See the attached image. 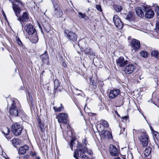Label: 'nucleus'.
<instances>
[{
  "label": "nucleus",
  "instance_id": "obj_1",
  "mask_svg": "<svg viewBox=\"0 0 159 159\" xmlns=\"http://www.w3.org/2000/svg\"><path fill=\"white\" fill-rule=\"evenodd\" d=\"M11 107L10 109V116H17L20 110V104L17 100H11Z\"/></svg>",
  "mask_w": 159,
  "mask_h": 159
},
{
  "label": "nucleus",
  "instance_id": "obj_2",
  "mask_svg": "<svg viewBox=\"0 0 159 159\" xmlns=\"http://www.w3.org/2000/svg\"><path fill=\"white\" fill-rule=\"evenodd\" d=\"M77 151L78 152H80V156L82 159H90V158L84 154L85 153L87 152L90 155H92L93 154L91 150H89L85 146L81 145L78 146Z\"/></svg>",
  "mask_w": 159,
  "mask_h": 159
},
{
  "label": "nucleus",
  "instance_id": "obj_3",
  "mask_svg": "<svg viewBox=\"0 0 159 159\" xmlns=\"http://www.w3.org/2000/svg\"><path fill=\"white\" fill-rule=\"evenodd\" d=\"M15 3H12V8L16 17H18L23 7V4L20 1L15 0Z\"/></svg>",
  "mask_w": 159,
  "mask_h": 159
},
{
  "label": "nucleus",
  "instance_id": "obj_4",
  "mask_svg": "<svg viewBox=\"0 0 159 159\" xmlns=\"http://www.w3.org/2000/svg\"><path fill=\"white\" fill-rule=\"evenodd\" d=\"M65 35L67 39L71 42L76 41L78 36L76 34L72 31L66 30L64 31Z\"/></svg>",
  "mask_w": 159,
  "mask_h": 159
},
{
  "label": "nucleus",
  "instance_id": "obj_5",
  "mask_svg": "<svg viewBox=\"0 0 159 159\" xmlns=\"http://www.w3.org/2000/svg\"><path fill=\"white\" fill-rule=\"evenodd\" d=\"M138 139L143 147H145L147 146L149 139L148 136L146 132L141 133L140 136H139Z\"/></svg>",
  "mask_w": 159,
  "mask_h": 159
},
{
  "label": "nucleus",
  "instance_id": "obj_6",
  "mask_svg": "<svg viewBox=\"0 0 159 159\" xmlns=\"http://www.w3.org/2000/svg\"><path fill=\"white\" fill-rule=\"evenodd\" d=\"M53 4L54 7V10L53 12V16L57 17H61L63 15L61 9L55 2H53Z\"/></svg>",
  "mask_w": 159,
  "mask_h": 159
},
{
  "label": "nucleus",
  "instance_id": "obj_7",
  "mask_svg": "<svg viewBox=\"0 0 159 159\" xmlns=\"http://www.w3.org/2000/svg\"><path fill=\"white\" fill-rule=\"evenodd\" d=\"M12 126V130L15 135L18 136L21 134L23 128L19 123H16L13 124Z\"/></svg>",
  "mask_w": 159,
  "mask_h": 159
},
{
  "label": "nucleus",
  "instance_id": "obj_8",
  "mask_svg": "<svg viewBox=\"0 0 159 159\" xmlns=\"http://www.w3.org/2000/svg\"><path fill=\"white\" fill-rule=\"evenodd\" d=\"M113 20L116 27L118 29L120 30L123 27V23L118 16L114 15L113 17Z\"/></svg>",
  "mask_w": 159,
  "mask_h": 159
},
{
  "label": "nucleus",
  "instance_id": "obj_9",
  "mask_svg": "<svg viewBox=\"0 0 159 159\" xmlns=\"http://www.w3.org/2000/svg\"><path fill=\"white\" fill-rule=\"evenodd\" d=\"M17 19L20 22L21 25H22V23H26L28 21L29 18L27 13L26 12H24L22 16H20L19 15L18 17H17Z\"/></svg>",
  "mask_w": 159,
  "mask_h": 159
},
{
  "label": "nucleus",
  "instance_id": "obj_10",
  "mask_svg": "<svg viewBox=\"0 0 159 159\" xmlns=\"http://www.w3.org/2000/svg\"><path fill=\"white\" fill-rule=\"evenodd\" d=\"M25 30L29 35H32L36 33L35 28L30 24H28L25 27Z\"/></svg>",
  "mask_w": 159,
  "mask_h": 159
},
{
  "label": "nucleus",
  "instance_id": "obj_11",
  "mask_svg": "<svg viewBox=\"0 0 159 159\" xmlns=\"http://www.w3.org/2000/svg\"><path fill=\"white\" fill-rule=\"evenodd\" d=\"M68 115L66 113H60L57 116L58 121L60 123L66 124L67 122Z\"/></svg>",
  "mask_w": 159,
  "mask_h": 159
},
{
  "label": "nucleus",
  "instance_id": "obj_12",
  "mask_svg": "<svg viewBox=\"0 0 159 159\" xmlns=\"http://www.w3.org/2000/svg\"><path fill=\"white\" fill-rule=\"evenodd\" d=\"M136 67L134 64H129L126 66L124 69V72L127 74H129L134 72L135 70Z\"/></svg>",
  "mask_w": 159,
  "mask_h": 159
},
{
  "label": "nucleus",
  "instance_id": "obj_13",
  "mask_svg": "<svg viewBox=\"0 0 159 159\" xmlns=\"http://www.w3.org/2000/svg\"><path fill=\"white\" fill-rule=\"evenodd\" d=\"M131 50L136 51L139 49L140 48V43L139 41L136 39L132 40L131 42Z\"/></svg>",
  "mask_w": 159,
  "mask_h": 159
},
{
  "label": "nucleus",
  "instance_id": "obj_14",
  "mask_svg": "<svg viewBox=\"0 0 159 159\" xmlns=\"http://www.w3.org/2000/svg\"><path fill=\"white\" fill-rule=\"evenodd\" d=\"M109 151L112 156H117L119 155V150L114 145H110Z\"/></svg>",
  "mask_w": 159,
  "mask_h": 159
},
{
  "label": "nucleus",
  "instance_id": "obj_15",
  "mask_svg": "<svg viewBox=\"0 0 159 159\" xmlns=\"http://www.w3.org/2000/svg\"><path fill=\"white\" fill-rule=\"evenodd\" d=\"M128 61L125 60L123 57H120L116 61V64L120 67H123L127 63Z\"/></svg>",
  "mask_w": 159,
  "mask_h": 159
},
{
  "label": "nucleus",
  "instance_id": "obj_16",
  "mask_svg": "<svg viewBox=\"0 0 159 159\" xmlns=\"http://www.w3.org/2000/svg\"><path fill=\"white\" fill-rule=\"evenodd\" d=\"M120 92V90L118 89L111 90L109 94V98H114L119 95Z\"/></svg>",
  "mask_w": 159,
  "mask_h": 159
},
{
  "label": "nucleus",
  "instance_id": "obj_17",
  "mask_svg": "<svg viewBox=\"0 0 159 159\" xmlns=\"http://www.w3.org/2000/svg\"><path fill=\"white\" fill-rule=\"evenodd\" d=\"M154 15V13L153 10L149 9L147 10L145 14V17L148 19L152 18Z\"/></svg>",
  "mask_w": 159,
  "mask_h": 159
},
{
  "label": "nucleus",
  "instance_id": "obj_18",
  "mask_svg": "<svg viewBox=\"0 0 159 159\" xmlns=\"http://www.w3.org/2000/svg\"><path fill=\"white\" fill-rule=\"evenodd\" d=\"M29 149L28 146L26 145H25L21 146L20 148L18 153L19 154L23 155L25 154L27 150Z\"/></svg>",
  "mask_w": 159,
  "mask_h": 159
},
{
  "label": "nucleus",
  "instance_id": "obj_19",
  "mask_svg": "<svg viewBox=\"0 0 159 159\" xmlns=\"http://www.w3.org/2000/svg\"><path fill=\"white\" fill-rule=\"evenodd\" d=\"M32 35L30 39V42L33 43H37L39 40L38 36L37 35V33Z\"/></svg>",
  "mask_w": 159,
  "mask_h": 159
},
{
  "label": "nucleus",
  "instance_id": "obj_20",
  "mask_svg": "<svg viewBox=\"0 0 159 159\" xmlns=\"http://www.w3.org/2000/svg\"><path fill=\"white\" fill-rule=\"evenodd\" d=\"M103 129V127H102ZM101 131V134H102L104 137L110 138L111 136V133H110L109 131H107V130H104L103 129H101L100 130H99V131Z\"/></svg>",
  "mask_w": 159,
  "mask_h": 159
},
{
  "label": "nucleus",
  "instance_id": "obj_21",
  "mask_svg": "<svg viewBox=\"0 0 159 159\" xmlns=\"http://www.w3.org/2000/svg\"><path fill=\"white\" fill-rule=\"evenodd\" d=\"M151 56L157 59H159V51L155 50L152 51L151 52Z\"/></svg>",
  "mask_w": 159,
  "mask_h": 159
},
{
  "label": "nucleus",
  "instance_id": "obj_22",
  "mask_svg": "<svg viewBox=\"0 0 159 159\" xmlns=\"http://www.w3.org/2000/svg\"><path fill=\"white\" fill-rule=\"evenodd\" d=\"M152 151V148L148 147L146 148L144 151V154L146 157H148L150 155Z\"/></svg>",
  "mask_w": 159,
  "mask_h": 159
},
{
  "label": "nucleus",
  "instance_id": "obj_23",
  "mask_svg": "<svg viewBox=\"0 0 159 159\" xmlns=\"http://www.w3.org/2000/svg\"><path fill=\"white\" fill-rule=\"evenodd\" d=\"M136 13L139 16L142 17L144 16V13L142 10L139 7L137 8L136 9Z\"/></svg>",
  "mask_w": 159,
  "mask_h": 159
},
{
  "label": "nucleus",
  "instance_id": "obj_24",
  "mask_svg": "<svg viewBox=\"0 0 159 159\" xmlns=\"http://www.w3.org/2000/svg\"><path fill=\"white\" fill-rule=\"evenodd\" d=\"M101 125H102L106 127H108L109 126L108 124L107 121L102 120L101 121V124L97 125V128L98 129L99 127H101Z\"/></svg>",
  "mask_w": 159,
  "mask_h": 159
},
{
  "label": "nucleus",
  "instance_id": "obj_25",
  "mask_svg": "<svg viewBox=\"0 0 159 159\" xmlns=\"http://www.w3.org/2000/svg\"><path fill=\"white\" fill-rule=\"evenodd\" d=\"M54 89L55 90H58V91H61V90H60V89H59V88L60 87L59 82L58 80L57 79H55L54 81Z\"/></svg>",
  "mask_w": 159,
  "mask_h": 159
},
{
  "label": "nucleus",
  "instance_id": "obj_26",
  "mask_svg": "<svg viewBox=\"0 0 159 159\" xmlns=\"http://www.w3.org/2000/svg\"><path fill=\"white\" fill-rule=\"evenodd\" d=\"M40 58L43 62H48V58L46 53H44L42 55L40 56Z\"/></svg>",
  "mask_w": 159,
  "mask_h": 159
},
{
  "label": "nucleus",
  "instance_id": "obj_27",
  "mask_svg": "<svg viewBox=\"0 0 159 159\" xmlns=\"http://www.w3.org/2000/svg\"><path fill=\"white\" fill-rule=\"evenodd\" d=\"M43 27L47 33L49 32L51 30V28L48 23L45 22L43 25Z\"/></svg>",
  "mask_w": 159,
  "mask_h": 159
},
{
  "label": "nucleus",
  "instance_id": "obj_28",
  "mask_svg": "<svg viewBox=\"0 0 159 159\" xmlns=\"http://www.w3.org/2000/svg\"><path fill=\"white\" fill-rule=\"evenodd\" d=\"M60 105V107H57V106L54 107V110H55V111H57V112H59L61 111L62 110H63L64 109V107L62 105V104H61Z\"/></svg>",
  "mask_w": 159,
  "mask_h": 159
},
{
  "label": "nucleus",
  "instance_id": "obj_29",
  "mask_svg": "<svg viewBox=\"0 0 159 159\" xmlns=\"http://www.w3.org/2000/svg\"><path fill=\"white\" fill-rule=\"evenodd\" d=\"M141 56L143 58H147L148 57V52L144 51H142L140 52Z\"/></svg>",
  "mask_w": 159,
  "mask_h": 159
},
{
  "label": "nucleus",
  "instance_id": "obj_30",
  "mask_svg": "<svg viewBox=\"0 0 159 159\" xmlns=\"http://www.w3.org/2000/svg\"><path fill=\"white\" fill-rule=\"evenodd\" d=\"M114 8L115 10L117 12H120L122 9V7L119 5H114Z\"/></svg>",
  "mask_w": 159,
  "mask_h": 159
},
{
  "label": "nucleus",
  "instance_id": "obj_31",
  "mask_svg": "<svg viewBox=\"0 0 159 159\" xmlns=\"http://www.w3.org/2000/svg\"><path fill=\"white\" fill-rule=\"evenodd\" d=\"M84 52L86 54H89L90 55H91L93 54L92 51L90 48H86L85 49Z\"/></svg>",
  "mask_w": 159,
  "mask_h": 159
},
{
  "label": "nucleus",
  "instance_id": "obj_32",
  "mask_svg": "<svg viewBox=\"0 0 159 159\" xmlns=\"http://www.w3.org/2000/svg\"><path fill=\"white\" fill-rule=\"evenodd\" d=\"M10 132V130L7 127L5 128L4 130L2 132V133L4 134L5 135H8L9 134Z\"/></svg>",
  "mask_w": 159,
  "mask_h": 159
},
{
  "label": "nucleus",
  "instance_id": "obj_33",
  "mask_svg": "<svg viewBox=\"0 0 159 159\" xmlns=\"http://www.w3.org/2000/svg\"><path fill=\"white\" fill-rule=\"evenodd\" d=\"M17 139H15L12 140V143L13 145L15 147H16V145L18 144L19 142H18Z\"/></svg>",
  "mask_w": 159,
  "mask_h": 159
},
{
  "label": "nucleus",
  "instance_id": "obj_34",
  "mask_svg": "<svg viewBox=\"0 0 159 159\" xmlns=\"http://www.w3.org/2000/svg\"><path fill=\"white\" fill-rule=\"evenodd\" d=\"M133 15L131 12H129L127 14L126 19L128 20H130L133 18Z\"/></svg>",
  "mask_w": 159,
  "mask_h": 159
},
{
  "label": "nucleus",
  "instance_id": "obj_35",
  "mask_svg": "<svg viewBox=\"0 0 159 159\" xmlns=\"http://www.w3.org/2000/svg\"><path fill=\"white\" fill-rule=\"evenodd\" d=\"M78 17L80 18H84L86 16L85 13H83L81 12H78Z\"/></svg>",
  "mask_w": 159,
  "mask_h": 159
},
{
  "label": "nucleus",
  "instance_id": "obj_36",
  "mask_svg": "<svg viewBox=\"0 0 159 159\" xmlns=\"http://www.w3.org/2000/svg\"><path fill=\"white\" fill-rule=\"evenodd\" d=\"M156 32H159V21H157L156 22Z\"/></svg>",
  "mask_w": 159,
  "mask_h": 159
},
{
  "label": "nucleus",
  "instance_id": "obj_37",
  "mask_svg": "<svg viewBox=\"0 0 159 159\" xmlns=\"http://www.w3.org/2000/svg\"><path fill=\"white\" fill-rule=\"evenodd\" d=\"M16 41L18 44L20 46H23V44L21 42V41L20 39V38L18 37H17V38H16Z\"/></svg>",
  "mask_w": 159,
  "mask_h": 159
},
{
  "label": "nucleus",
  "instance_id": "obj_38",
  "mask_svg": "<svg viewBox=\"0 0 159 159\" xmlns=\"http://www.w3.org/2000/svg\"><path fill=\"white\" fill-rule=\"evenodd\" d=\"M74 141H75V140L73 139H72L70 141V148L72 150H73V149H72L73 147L74 144Z\"/></svg>",
  "mask_w": 159,
  "mask_h": 159
},
{
  "label": "nucleus",
  "instance_id": "obj_39",
  "mask_svg": "<svg viewBox=\"0 0 159 159\" xmlns=\"http://www.w3.org/2000/svg\"><path fill=\"white\" fill-rule=\"evenodd\" d=\"M91 85L92 86V87L94 89L96 87V84L94 82V80L91 82Z\"/></svg>",
  "mask_w": 159,
  "mask_h": 159
},
{
  "label": "nucleus",
  "instance_id": "obj_40",
  "mask_svg": "<svg viewBox=\"0 0 159 159\" xmlns=\"http://www.w3.org/2000/svg\"><path fill=\"white\" fill-rule=\"evenodd\" d=\"M154 134L157 139H159V134L157 132L154 131Z\"/></svg>",
  "mask_w": 159,
  "mask_h": 159
},
{
  "label": "nucleus",
  "instance_id": "obj_41",
  "mask_svg": "<svg viewBox=\"0 0 159 159\" xmlns=\"http://www.w3.org/2000/svg\"><path fill=\"white\" fill-rule=\"evenodd\" d=\"M96 8L99 11H102L101 7L100 5H96Z\"/></svg>",
  "mask_w": 159,
  "mask_h": 159
},
{
  "label": "nucleus",
  "instance_id": "obj_42",
  "mask_svg": "<svg viewBox=\"0 0 159 159\" xmlns=\"http://www.w3.org/2000/svg\"><path fill=\"white\" fill-rule=\"evenodd\" d=\"M4 45L3 43L0 42V50H1L2 51H3L4 50Z\"/></svg>",
  "mask_w": 159,
  "mask_h": 159
},
{
  "label": "nucleus",
  "instance_id": "obj_43",
  "mask_svg": "<svg viewBox=\"0 0 159 159\" xmlns=\"http://www.w3.org/2000/svg\"><path fill=\"white\" fill-rule=\"evenodd\" d=\"M62 64L63 66L65 67H66L67 66L65 62H62Z\"/></svg>",
  "mask_w": 159,
  "mask_h": 159
},
{
  "label": "nucleus",
  "instance_id": "obj_44",
  "mask_svg": "<svg viewBox=\"0 0 159 159\" xmlns=\"http://www.w3.org/2000/svg\"><path fill=\"white\" fill-rule=\"evenodd\" d=\"M83 142L85 145H86L87 143H88V142L86 140V139H85L83 141Z\"/></svg>",
  "mask_w": 159,
  "mask_h": 159
},
{
  "label": "nucleus",
  "instance_id": "obj_45",
  "mask_svg": "<svg viewBox=\"0 0 159 159\" xmlns=\"http://www.w3.org/2000/svg\"><path fill=\"white\" fill-rule=\"evenodd\" d=\"M74 157L75 158H76V159H78L77 158V155H76V152L75 151V152H74Z\"/></svg>",
  "mask_w": 159,
  "mask_h": 159
},
{
  "label": "nucleus",
  "instance_id": "obj_46",
  "mask_svg": "<svg viewBox=\"0 0 159 159\" xmlns=\"http://www.w3.org/2000/svg\"><path fill=\"white\" fill-rule=\"evenodd\" d=\"M157 34V36L158 38H159V32L158 33L156 32V31L155 32H154V34L156 35V34Z\"/></svg>",
  "mask_w": 159,
  "mask_h": 159
},
{
  "label": "nucleus",
  "instance_id": "obj_47",
  "mask_svg": "<svg viewBox=\"0 0 159 159\" xmlns=\"http://www.w3.org/2000/svg\"><path fill=\"white\" fill-rule=\"evenodd\" d=\"M123 118L124 119L126 120L127 118V116H125L123 117Z\"/></svg>",
  "mask_w": 159,
  "mask_h": 159
},
{
  "label": "nucleus",
  "instance_id": "obj_48",
  "mask_svg": "<svg viewBox=\"0 0 159 159\" xmlns=\"http://www.w3.org/2000/svg\"><path fill=\"white\" fill-rule=\"evenodd\" d=\"M75 90H78L80 92H81V93H82L83 92L82 90H78L76 88H75Z\"/></svg>",
  "mask_w": 159,
  "mask_h": 159
},
{
  "label": "nucleus",
  "instance_id": "obj_49",
  "mask_svg": "<svg viewBox=\"0 0 159 159\" xmlns=\"http://www.w3.org/2000/svg\"><path fill=\"white\" fill-rule=\"evenodd\" d=\"M114 159H121L120 157H115Z\"/></svg>",
  "mask_w": 159,
  "mask_h": 159
},
{
  "label": "nucleus",
  "instance_id": "obj_50",
  "mask_svg": "<svg viewBox=\"0 0 159 159\" xmlns=\"http://www.w3.org/2000/svg\"><path fill=\"white\" fill-rule=\"evenodd\" d=\"M144 9H143V10H144H144H145V11H146V10H147V9H148L147 7H144Z\"/></svg>",
  "mask_w": 159,
  "mask_h": 159
},
{
  "label": "nucleus",
  "instance_id": "obj_51",
  "mask_svg": "<svg viewBox=\"0 0 159 159\" xmlns=\"http://www.w3.org/2000/svg\"><path fill=\"white\" fill-rule=\"evenodd\" d=\"M122 159H126L125 158V157L124 156H123L122 157Z\"/></svg>",
  "mask_w": 159,
  "mask_h": 159
},
{
  "label": "nucleus",
  "instance_id": "obj_52",
  "mask_svg": "<svg viewBox=\"0 0 159 159\" xmlns=\"http://www.w3.org/2000/svg\"><path fill=\"white\" fill-rule=\"evenodd\" d=\"M157 102L159 103V98L157 100Z\"/></svg>",
  "mask_w": 159,
  "mask_h": 159
},
{
  "label": "nucleus",
  "instance_id": "obj_53",
  "mask_svg": "<svg viewBox=\"0 0 159 159\" xmlns=\"http://www.w3.org/2000/svg\"><path fill=\"white\" fill-rule=\"evenodd\" d=\"M157 123H158V124H159V120H158V122H157Z\"/></svg>",
  "mask_w": 159,
  "mask_h": 159
},
{
  "label": "nucleus",
  "instance_id": "obj_54",
  "mask_svg": "<svg viewBox=\"0 0 159 159\" xmlns=\"http://www.w3.org/2000/svg\"><path fill=\"white\" fill-rule=\"evenodd\" d=\"M41 32H42V33H43V31H42V29L41 28Z\"/></svg>",
  "mask_w": 159,
  "mask_h": 159
},
{
  "label": "nucleus",
  "instance_id": "obj_55",
  "mask_svg": "<svg viewBox=\"0 0 159 159\" xmlns=\"http://www.w3.org/2000/svg\"><path fill=\"white\" fill-rule=\"evenodd\" d=\"M88 2H89V0H88Z\"/></svg>",
  "mask_w": 159,
  "mask_h": 159
},
{
  "label": "nucleus",
  "instance_id": "obj_56",
  "mask_svg": "<svg viewBox=\"0 0 159 159\" xmlns=\"http://www.w3.org/2000/svg\"><path fill=\"white\" fill-rule=\"evenodd\" d=\"M3 13H4V14H3V16H4V15L5 16V13H4V12H3Z\"/></svg>",
  "mask_w": 159,
  "mask_h": 159
},
{
  "label": "nucleus",
  "instance_id": "obj_57",
  "mask_svg": "<svg viewBox=\"0 0 159 159\" xmlns=\"http://www.w3.org/2000/svg\"><path fill=\"white\" fill-rule=\"evenodd\" d=\"M80 93H78V95H80Z\"/></svg>",
  "mask_w": 159,
  "mask_h": 159
},
{
  "label": "nucleus",
  "instance_id": "obj_58",
  "mask_svg": "<svg viewBox=\"0 0 159 159\" xmlns=\"http://www.w3.org/2000/svg\"><path fill=\"white\" fill-rule=\"evenodd\" d=\"M37 159H40V158L39 157Z\"/></svg>",
  "mask_w": 159,
  "mask_h": 159
},
{
  "label": "nucleus",
  "instance_id": "obj_59",
  "mask_svg": "<svg viewBox=\"0 0 159 159\" xmlns=\"http://www.w3.org/2000/svg\"><path fill=\"white\" fill-rule=\"evenodd\" d=\"M91 159H94L93 158H91Z\"/></svg>",
  "mask_w": 159,
  "mask_h": 159
}]
</instances>
